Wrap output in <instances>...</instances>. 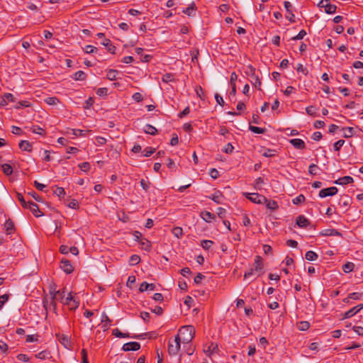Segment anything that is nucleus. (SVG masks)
Returning a JSON list of instances; mask_svg holds the SVG:
<instances>
[{
    "label": "nucleus",
    "instance_id": "nucleus-37",
    "mask_svg": "<svg viewBox=\"0 0 363 363\" xmlns=\"http://www.w3.org/2000/svg\"><path fill=\"white\" fill-rule=\"evenodd\" d=\"M162 80L164 83H169L174 81V76L172 73H167L162 76Z\"/></svg>",
    "mask_w": 363,
    "mask_h": 363
},
{
    "label": "nucleus",
    "instance_id": "nucleus-56",
    "mask_svg": "<svg viewBox=\"0 0 363 363\" xmlns=\"http://www.w3.org/2000/svg\"><path fill=\"white\" fill-rule=\"evenodd\" d=\"M96 94L99 96H105L108 94V89L106 87L99 88L96 91Z\"/></svg>",
    "mask_w": 363,
    "mask_h": 363
},
{
    "label": "nucleus",
    "instance_id": "nucleus-17",
    "mask_svg": "<svg viewBox=\"0 0 363 363\" xmlns=\"http://www.w3.org/2000/svg\"><path fill=\"white\" fill-rule=\"evenodd\" d=\"M5 230L7 235H11L15 231V226L11 219L9 218L5 223Z\"/></svg>",
    "mask_w": 363,
    "mask_h": 363
},
{
    "label": "nucleus",
    "instance_id": "nucleus-16",
    "mask_svg": "<svg viewBox=\"0 0 363 363\" xmlns=\"http://www.w3.org/2000/svg\"><path fill=\"white\" fill-rule=\"evenodd\" d=\"M320 235L323 236H342V233L337 231L336 229H325L320 233Z\"/></svg>",
    "mask_w": 363,
    "mask_h": 363
},
{
    "label": "nucleus",
    "instance_id": "nucleus-35",
    "mask_svg": "<svg viewBox=\"0 0 363 363\" xmlns=\"http://www.w3.org/2000/svg\"><path fill=\"white\" fill-rule=\"evenodd\" d=\"M57 287L55 283H52L50 284V294L51 296V299L57 298Z\"/></svg>",
    "mask_w": 363,
    "mask_h": 363
},
{
    "label": "nucleus",
    "instance_id": "nucleus-51",
    "mask_svg": "<svg viewBox=\"0 0 363 363\" xmlns=\"http://www.w3.org/2000/svg\"><path fill=\"white\" fill-rule=\"evenodd\" d=\"M344 140H339L336 143H334L333 148L335 151H339L340 148L343 146L345 144Z\"/></svg>",
    "mask_w": 363,
    "mask_h": 363
},
{
    "label": "nucleus",
    "instance_id": "nucleus-39",
    "mask_svg": "<svg viewBox=\"0 0 363 363\" xmlns=\"http://www.w3.org/2000/svg\"><path fill=\"white\" fill-rule=\"evenodd\" d=\"M213 242L210 240H203L201 242V247L206 250H209L213 246Z\"/></svg>",
    "mask_w": 363,
    "mask_h": 363
},
{
    "label": "nucleus",
    "instance_id": "nucleus-63",
    "mask_svg": "<svg viewBox=\"0 0 363 363\" xmlns=\"http://www.w3.org/2000/svg\"><path fill=\"white\" fill-rule=\"evenodd\" d=\"M196 92L197 96L201 99L204 100V92L201 86L196 87Z\"/></svg>",
    "mask_w": 363,
    "mask_h": 363
},
{
    "label": "nucleus",
    "instance_id": "nucleus-57",
    "mask_svg": "<svg viewBox=\"0 0 363 363\" xmlns=\"http://www.w3.org/2000/svg\"><path fill=\"white\" fill-rule=\"evenodd\" d=\"M155 152V149L153 148V147H146L143 152V155L145 157H150V155H152V154H153L154 152Z\"/></svg>",
    "mask_w": 363,
    "mask_h": 363
},
{
    "label": "nucleus",
    "instance_id": "nucleus-54",
    "mask_svg": "<svg viewBox=\"0 0 363 363\" xmlns=\"http://www.w3.org/2000/svg\"><path fill=\"white\" fill-rule=\"evenodd\" d=\"M136 278L135 276H129L126 282V286L129 288H132L133 285L135 283Z\"/></svg>",
    "mask_w": 363,
    "mask_h": 363
},
{
    "label": "nucleus",
    "instance_id": "nucleus-26",
    "mask_svg": "<svg viewBox=\"0 0 363 363\" xmlns=\"http://www.w3.org/2000/svg\"><path fill=\"white\" fill-rule=\"evenodd\" d=\"M354 269V264L353 262H347L342 266V270L345 273H350Z\"/></svg>",
    "mask_w": 363,
    "mask_h": 363
},
{
    "label": "nucleus",
    "instance_id": "nucleus-34",
    "mask_svg": "<svg viewBox=\"0 0 363 363\" xmlns=\"http://www.w3.org/2000/svg\"><path fill=\"white\" fill-rule=\"evenodd\" d=\"M310 327V323L308 321H300L297 323V328L299 330H307Z\"/></svg>",
    "mask_w": 363,
    "mask_h": 363
},
{
    "label": "nucleus",
    "instance_id": "nucleus-33",
    "mask_svg": "<svg viewBox=\"0 0 363 363\" xmlns=\"http://www.w3.org/2000/svg\"><path fill=\"white\" fill-rule=\"evenodd\" d=\"M113 335H115L117 337L120 338H125V337H130V335L128 333H122L119 329L115 328L113 330L112 332Z\"/></svg>",
    "mask_w": 363,
    "mask_h": 363
},
{
    "label": "nucleus",
    "instance_id": "nucleus-32",
    "mask_svg": "<svg viewBox=\"0 0 363 363\" xmlns=\"http://www.w3.org/2000/svg\"><path fill=\"white\" fill-rule=\"evenodd\" d=\"M86 77V74L83 71L79 70L74 73L73 79L77 81H78V80L83 81V80H85Z\"/></svg>",
    "mask_w": 363,
    "mask_h": 363
},
{
    "label": "nucleus",
    "instance_id": "nucleus-9",
    "mask_svg": "<svg viewBox=\"0 0 363 363\" xmlns=\"http://www.w3.org/2000/svg\"><path fill=\"white\" fill-rule=\"evenodd\" d=\"M140 345L138 342H130L123 345L122 350L125 352L137 351L140 350Z\"/></svg>",
    "mask_w": 363,
    "mask_h": 363
},
{
    "label": "nucleus",
    "instance_id": "nucleus-20",
    "mask_svg": "<svg viewBox=\"0 0 363 363\" xmlns=\"http://www.w3.org/2000/svg\"><path fill=\"white\" fill-rule=\"evenodd\" d=\"M223 194L220 191H216L212 196H208V198L213 200L216 203H221L223 199Z\"/></svg>",
    "mask_w": 363,
    "mask_h": 363
},
{
    "label": "nucleus",
    "instance_id": "nucleus-47",
    "mask_svg": "<svg viewBox=\"0 0 363 363\" xmlns=\"http://www.w3.org/2000/svg\"><path fill=\"white\" fill-rule=\"evenodd\" d=\"M276 150L272 149H266L262 153V155L265 157H272L276 155Z\"/></svg>",
    "mask_w": 363,
    "mask_h": 363
},
{
    "label": "nucleus",
    "instance_id": "nucleus-5",
    "mask_svg": "<svg viewBox=\"0 0 363 363\" xmlns=\"http://www.w3.org/2000/svg\"><path fill=\"white\" fill-rule=\"evenodd\" d=\"M249 68L252 70V73L250 74L251 83L255 86V87L261 90L262 82L259 77L255 74V68L252 66H250Z\"/></svg>",
    "mask_w": 363,
    "mask_h": 363
},
{
    "label": "nucleus",
    "instance_id": "nucleus-21",
    "mask_svg": "<svg viewBox=\"0 0 363 363\" xmlns=\"http://www.w3.org/2000/svg\"><path fill=\"white\" fill-rule=\"evenodd\" d=\"M266 204V206L268 209L272 211H276L279 208V205L277 202L274 200H268L267 199V201L264 202Z\"/></svg>",
    "mask_w": 363,
    "mask_h": 363
},
{
    "label": "nucleus",
    "instance_id": "nucleus-41",
    "mask_svg": "<svg viewBox=\"0 0 363 363\" xmlns=\"http://www.w3.org/2000/svg\"><path fill=\"white\" fill-rule=\"evenodd\" d=\"M305 200V196L303 194H300L292 200V203L295 205H299L303 203Z\"/></svg>",
    "mask_w": 363,
    "mask_h": 363
},
{
    "label": "nucleus",
    "instance_id": "nucleus-6",
    "mask_svg": "<svg viewBox=\"0 0 363 363\" xmlns=\"http://www.w3.org/2000/svg\"><path fill=\"white\" fill-rule=\"evenodd\" d=\"M284 8L287 12V14L286 15V18L290 21L291 23L295 22V16L293 13L292 8L293 6L289 1H284Z\"/></svg>",
    "mask_w": 363,
    "mask_h": 363
},
{
    "label": "nucleus",
    "instance_id": "nucleus-31",
    "mask_svg": "<svg viewBox=\"0 0 363 363\" xmlns=\"http://www.w3.org/2000/svg\"><path fill=\"white\" fill-rule=\"evenodd\" d=\"M2 171L6 176H10L13 174V168L9 164H4L1 165Z\"/></svg>",
    "mask_w": 363,
    "mask_h": 363
},
{
    "label": "nucleus",
    "instance_id": "nucleus-49",
    "mask_svg": "<svg viewBox=\"0 0 363 363\" xmlns=\"http://www.w3.org/2000/svg\"><path fill=\"white\" fill-rule=\"evenodd\" d=\"M84 50L87 54H91V53L96 52L97 50V48L93 45H88L85 46V48H84Z\"/></svg>",
    "mask_w": 363,
    "mask_h": 363
},
{
    "label": "nucleus",
    "instance_id": "nucleus-44",
    "mask_svg": "<svg viewBox=\"0 0 363 363\" xmlns=\"http://www.w3.org/2000/svg\"><path fill=\"white\" fill-rule=\"evenodd\" d=\"M54 194L60 198L63 197L65 195V189L62 187L56 186L54 190Z\"/></svg>",
    "mask_w": 363,
    "mask_h": 363
},
{
    "label": "nucleus",
    "instance_id": "nucleus-15",
    "mask_svg": "<svg viewBox=\"0 0 363 363\" xmlns=\"http://www.w3.org/2000/svg\"><path fill=\"white\" fill-rule=\"evenodd\" d=\"M353 182H354V179L352 177L345 176L343 177H340V178L337 179V180L335 181L334 183L335 184H338V185H346L348 184H352V183H353Z\"/></svg>",
    "mask_w": 363,
    "mask_h": 363
},
{
    "label": "nucleus",
    "instance_id": "nucleus-8",
    "mask_svg": "<svg viewBox=\"0 0 363 363\" xmlns=\"http://www.w3.org/2000/svg\"><path fill=\"white\" fill-rule=\"evenodd\" d=\"M363 308V304L360 303L357 306L352 308L349 311H346L343 315V318H350L357 314L359 311H360Z\"/></svg>",
    "mask_w": 363,
    "mask_h": 363
},
{
    "label": "nucleus",
    "instance_id": "nucleus-58",
    "mask_svg": "<svg viewBox=\"0 0 363 363\" xmlns=\"http://www.w3.org/2000/svg\"><path fill=\"white\" fill-rule=\"evenodd\" d=\"M74 300H76L75 297L72 295L71 293H69L67 296V297L65 298V301H62L64 304L68 306L71 305V302L74 301Z\"/></svg>",
    "mask_w": 363,
    "mask_h": 363
},
{
    "label": "nucleus",
    "instance_id": "nucleus-25",
    "mask_svg": "<svg viewBox=\"0 0 363 363\" xmlns=\"http://www.w3.org/2000/svg\"><path fill=\"white\" fill-rule=\"evenodd\" d=\"M201 216L206 222H211V220L216 218V216L209 211L202 212Z\"/></svg>",
    "mask_w": 363,
    "mask_h": 363
},
{
    "label": "nucleus",
    "instance_id": "nucleus-55",
    "mask_svg": "<svg viewBox=\"0 0 363 363\" xmlns=\"http://www.w3.org/2000/svg\"><path fill=\"white\" fill-rule=\"evenodd\" d=\"M306 111L307 114L312 116H316L315 108L313 106L306 107Z\"/></svg>",
    "mask_w": 363,
    "mask_h": 363
},
{
    "label": "nucleus",
    "instance_id": "nucleus-13",
    "mask_svg": "<svg viewBox=\"0 0 363 363\" xmlns=\"http://www.w3.org/2000/svg\"><path fill=\"white\" fill-rule=\"evenodd\" d=\"M28 208L30 210V211L33 213V214L35 217H39L43 216V214L40 212L38 206L33 202V201H28Z\"/></svg>",
    "mask_w": 363,
    "mask_h": 363
},
{
    "label": "nucleus",
    "instance_id": "nucleus-27",
    "mask_svg": "<svg viewBox=\"0 0 363 363\" xmlns=\"http://www.w3.org/2000/svg\"><path fill=\"white\" fill-rule=\"evenodd\" d=\"M118 71L116 69H108L107 71L106 77L111 81L116 80L117 79Z\"/></svg>",
    "mask_w": 363,
    "mask_h": 363
},
{
    "label": "nucleus",
    "instance_id": "nucleus-36",
    "mask_svg": "<svg viewBox=\"0 0 363 363\" xmlns=\"http://www.w3.org/2000/svg\"><path fill=\"white\" fill-rule=\"evenodd\" d=\"M351 203L350 199L348 196L345 197V199H340V204L344 208L345 211H347Z\"/></svg>",
    "mask_w": 363,
    "mask_h": 363
},
{
    "label": "nucleus",
    "instance_id": "nucleus-22",
    "mask_svg": "<svg viewBox=\"0 0 363 363\" xmlns=\"http://www.w3.org/2000/svg\"><path fill=\"white\" fill-rule=\"evenodd\" d=\"M321 7L325 8V11L329 14L335 13L337 9V6L335 5L331 4L330 3H327L325 5H323Z\"/></svg>",
    "mask_w": 363,
    "mask_h": 363
},
{
    "label": "nucleus",
    "instance_id": "nucleus-11",
    "mask_svg": "<svg viewBox=\"0 0 363 363\" xmlns=\"http://www.w3.org/2000/svg\"><path fill=\"white\" fill-rule=\"evenodd\" d=\"M56 337L58 341L65 346V347L68 348L71 346L70 337L65 334H57Z\"/></svg>",
    "mask_w": 363,
    "mask_h": 363
},
{
    "label": "nucleus",
    "instance_id": "nucleus-64",
    "mask_svg": "<svg viewBox=\"0 0 363 363\" xmlns=\"http://www.w3.org/2000/svg\"><path fill=\"white\" fill-rule=\"evenodd\" d=\"M215 99L219 105H220L221 106H224V104H225L224 100H223V97L219 94L216 93L215 94Z\"/></svg>",
    "mask_w": 363,
    "mask_h": 363
},
{
    "label": "nucleus",
    "instance_id": "nucleus-19",
    "mask_svg": "<svg viewBox=\"0 0 363 363\" xmlns=\"http://www.w3.org/2000/svg\"><path fill=\"white\" fill-rule=\"evenodd\" d=\"M101 44L106 47L108 51L112 54H114L116 52V47L112 45L111 41L109 39L105 38Z\"/></svg>",
    "mask_w": 363,
    "mask_h": 363
},
{
    "label": "nucleus",
    "instance_id": "nucleus-18",
    "mask_svg": "<svg viewBox=\"0 0 363 363\" xmlns=\"http://www.w3.org/2000/svg\"><path fill=\"white\" fill-rule=\"evenodd\" d=\"M19 148L21 150L30 152L32 151V144L28 140H21L19 143Z\"/></svg>",
    "mask_w": 363,
    "mask_h": 363
},
{
    "label": "nucleus",
    "instance_id": "nucleus-61",
    "mask_svg": "<svg viewBox=\"0 0 363 363\" xmlns=\"http://www.w3.org/2000/svg\"><path fill=\"white\" fill-rule=\"evenodd\" d=\"M9 298V294H4V295L0 296V310L2 308L4 304L6 301H8Z\"/></svg>",
    "mask_w": 363,
    "mask_h": 363
},
{
    "label": "nucleus",
    "instance_id": "nucleus-12",
    "mask_svg": "<svg viewBox=\"0 0 363 363\" xmlns=\"http://www.w3.org/2000/svg\"><path fill=\"white\" fill-rule=\"evenodd\" d=\"M289 143L298 150H304L306 148V144L304 141L299 138H294L289 140Z\"/></svg>",
    "mask_w": 363,
    "mask_h": 363
},
{
    "label": "nucleus",
    "instance_id": "nucleus-1",
    "mask_svg": "<svg viewBox=\"0 0 363 363\" xmlns=\"http://www.w3.org/2000/svg\"><path fill=\"white\" fill-rule=\"evenodd\" d=\"M179 335L182 336L184 343L190 342L195 335V329L192 325H185L179 329Z\"/></svg>",
    "mask_w": 363,
    "mask_h": 363
},
{
    "label": "nucleus",
    "instance_id": "nucleus-2",
    "mask_svg": "<svg viewBox=\"0 0 363 363\" xmlns=\"http://www.w3.org/2000/svg\"><path fill=\"white\" fill-rule=\"evenodd\" d=\"M243 195L255 203L263 204L267 201V197L258 193H244Z\"/></svg>",
    "mask_w": 363,
    "mask_h": 363
},
{
    "label": "nucleus",
    "instance_id": "nucleus-62",
    "mask_svg": "<svg viewBox=\"0 0 363 363\" xmlns=\"http://www.w3.org/2000/svg\"><path fill=\"white\" fill-rule=\"evenodd\" d=\"M72 135L74 136H82L84 135V130L80 129H71L70 130Z\"/></svg>",
    "mask_w": 363,
    "mask_h": 363
},
{
    "label": "nucleus",
    "instance_id": "nucleus-43",
    "mask_svg": "<svg viewBox=\"0 0 363 363\" xmlns=\"http://www.w3.org/2000/svg\"><path fill=\"white\" fill-rule=\"evenodd\" d=\"M318 169H320V168L316 164H311L308 167V173L311 175H316Z\"/></svg>",
    "mask_w": 363,
    "mask_h": 363
},
{
    "label": "nucleus",
    "instance_id": "nucleus-3",
    "mask_svg": "<svg viewBox=\"0 0 363 363\" xmlns=\"http://www.w3.org/2000/svg\"><path fill=\"white\" fill-rule=\"evenodd\" d=\"M180 342H181V338L179 337V335H177L175 336L174 343L169 341L168 353L169 355L174 356V355L177 354V353L180 349Z\"/></svg>",
    "mask_w": 363,
    "mask_h": 363
},
{
    "label": "nucleus",
    "instance_id": "nucleus-24",
    "mask_svg": "<svg viewBox=\"0 0 363 363\" xmlns=\"http://www.w3.org/2000/svg\"><path fill=\"white\" fill-rule=\"evenodd\" d=\"M144 131L145 133H147V134H150L152 135H155L157 133V128L150 124L145 125V126L144 127Z\"/></svg>",
    "mask_w": 363,
    "mask_h": 363
},
{
    "label": "nucleus",
    "instance_id": "nucleus-29",
    "mask_svg": "<svg viewBox=\"0 0 363 363\" xmlns=\"http://www.w3.org/2000/svg\"><path fill=\"white\" fill-rule=\"evenodd\" d=\"M35 357L40 359H46L50 357V352L48 350H43L35 354Z\"/></svg>",
    "mask_w": 363,
    "mask_h": 363
},
{
    "label": "nucleus",
    "instance_id": "nucleus-42",
    "mask_svg": "<svg viewBox=\"0 0 363 363\" xmlns=\"http://www.w3.org/2000/svg\"><path fill=\"white\" fill-rule=\"evenodd\" d=\"M172 233L175 237L179 238L183 235V229L181 227H174L172 229Z\"/></svg>",
    "mask_w": 363,
    "mask_h": 363
},
{
    "label": "nucleus",
    "instance_id": "nucleus-28",
    "mask_svg": "<svg viewBox=\"0 0 363 363\" xmlns=\"http://www.w3.org/2000/svg\"><path fill=\"white\" fill-rule=\"evenodd\" d=\"M305 257L308 261H314L318 259V256L315 252L309 250L306 252Z\"/></svg>",
    "mask_w": 363,
    "mask_h": 363
},
{
    "label": "nucleus",
    "instance_id": "nucleus-40",
    "mask_svg": "<svg viewBox=\"0 0 363 363\" xmlns=\"http://www.w3.org/2000/svg\"><path fill=\"white\" fill-rule=\"evenodd\" d=\"M140 261V257L138 255H133L129 259V264L130 265H136L138 264Z\"/></svg>",
    "mask_w": 363,
    "mask_h": 363
},
{
    "label": "nucleus",
    "instance_id": "nucleus-53",
    "mask_svg": "<svg viewBox=\"0 0 363 363\" xmlns=\"http://www.w3.org/2000/svg\"><path fill=\"white\" fill-rule=\"evenodd\" d=\"M78 166L84 172H87L90 169V164L88 162L80 163Z\"/></svg>",
    "mask_w": 363,
    "mask_h": 363
},
{
    "label": "nucleus",
    "instance_id": "nucleus-45",
    "mask_svg": "<svg viewBox=\"0 0 363 363\" xmlns=\"http://www.w3.org/2000/svg\"><path fill=\"white\" fill-rule=\"evenodd\" d=\"M32 132L34 133H36V134H39L40 135H45V131L44 129H43L42 128H40V126L38 125H34L33 128H32Z\"/></svg>",
    "mask_w": 363,
    "mask_h": 363
},
{
    "label": "nucleus",
    "instance_id": "nucleus-52",
    "mask_svg": "<svg viewBox=\"0 0 363 363\" xmlns=\"http://www.w3.org/2000/svg\"><path fill=\"white\" fill-rule=\"evenodd\" d=\"M306 35V31L305 30H301L299 31V33L294 37L291 38L293 40H301L303 39Z\"/></svg>",
    "mask_w": 363,
    "mask_h": 363
},
{
    "label": "nucleus",
    "instance_id": "nucleus-46",
    "mask_svg": "<svg viewBox=\"0 0 363 363\" xmlns=\"http://www.w3.org/2000/svg\"><path fill=\"white\" fill-rule=\"evenodd\" d=\"M45 101L49 105H56L60 102V100L57 97L52 96L45 99Z\"/></svg>",
    "mask_w": 363,
    "mask_h": 363
},
{
    "label": "nucleus",
    "instance_id": "nucleus-50",
    "mask_svg": "<svg viewBox=\"0 0 363 363\" xmlns=\"http://www.w3.org/2000/svg\"><path fill=\"white\" fill-rule=\"evenodd\" d=\"M65 291H66L65 288H63V289H62L60 290H57V298L56 299H58L60 301H63V299H64V297H65Z\"/></svg>",
    "mask_w": 363,
    "mask_h": 363
},
{
    "label": "nucleus",
    "instance_id": "nucleus-4",
    "mask_svg": "<svg viewBox=\"0 0 363 363\" xmlns=\"http://www.w3.org/2000/svg\"><path fill=\"white\" fill-rule=\"evenodd\" d=\"M338 189L335 186L323 189L319 191L318 196L320 198H325L327 196H333L337 194Z\"/></svg>",
    "mask_w": 363,
    "mask_h": 363
},
{
    "label": "nucleus",
    "instance_id": "nucleus-60",
    "mask_svg": "<svg viewBox=\"0 0 363 363\" xmlns=\"http://www.w3.org/2000/svg\"><path fill=\"white\" fill-rule=\"evenodd\" d=\"M362 294L358 292H353L349 294V298L353 300H360L362 298Z\"/></svg>",
    "mask_w": 363,
    "mask_h": 363
},
{
    "label": "nucleus",
    "instance_id": "nucleus-48",
    "mask_svg": "<svg viewBox=\"0 0 363 363\" xmlns=\"http://www.w3.org/2000/svg\"><path fill=\"white\" fill-rule=\"evenodd\" d=\"M18 200L20 201L21 204L24 208H28V202L27 203L23 195L21 193H17L16 194Z\"/></svg>",
    "mask_w": 363,
    "mask_h": 363
},
{
    "label": "nucleus",
    "instance_id": "nucleus-38",
    "mask_svg": "<svg viewBox=\"0 0 363 363\" xmlns=\"http://www.w3.org/2000/svg\"><path fill=\"white\" fill-rule=\"evenodd\" d=\"M249 130H251L252 132H253L255 133H257V134H263L266 131L265 128L253 126L251 125H250V126H249Z\"/></svg>",
    "mask_w": 363,
    "mask_h": 363
},
{
    "label": "nucleus",
    "instance_id": "nucleus-14",
    "mask_svg": "<svg viewBox=\"0 0 363 363\" xmlns=\"http://www.w3.org/2000/svg\"><path fill=\"white\" fill-rule=\"evenodd\" d=\"M296 224L300 228H306L311 223L304 216L301 215L296 218Z\"/></svg>",
    "mask_w": 363,
    "mask_h": 363
},
{
    "label": "nucleus",
    "instance_id": "nucleus-30",
    "mask_svg": "<svg viewBox=\"0 0 363 363\" xmlns=\"http://www.w3.org/2000/svg\"><path fill=\"white\" fill-rule=\"evenodd\" d=\"M342 130L345 131L343 134L344 138H351L354 134V128L352 127L342 128Z\"/></svg>",
    "mask_w": 363,
    "mask_h": 363
},
{
    "label": "nucleus",
    "instance_id": "nucleus-23",
    "mask_svg": "<svg viewBox=\"0 0 363 363\" xmlns=\"http://www.w3.org/2000/svg\"><path fill=\"white\" fill-rule=\"evenodd\" d=\"M196 6L194 2H192L187 8L182 10V12L189 16H192V12L196 10Z\"/></svg>",
    "mask_w": 363,
    "mask_h": 363
},
{
    "label": "nucleus",
    "instance_id": "nucleus-7",
    "mask_svg": "<svg viewBox=\"0 0 363 363\" xmlns=\"http://www.w3.org/2000/svg\"><path fill=\"white\" fill-rule=\"evenodd\" d=\"M60 268L67 274H71L74 270L71 262L64 258L61 260Z\"/></svg>",
    "mask_w": 363,
    "mask_h": 363
},
{
    "label": "nucleus",
    "instance_id": "nucleus-10",
    "mask_svg": "<svg viewBox=\"0 0 363 363\" xmlns=\"http://www.w3.org/2000/svg\"><path fill=\"white\" fill-rule=\"evenodd\" d=\"M253 268L255 271L258 273H262V270L264 268L262 258L259 255L255 256V262L253 264Z\"/></svg>",
    "mask_w": 363,
    "mask_h": 363
},
{
    "label": "nucleus",
    "instance_id": "nucleus-59",
    "mask_svg": "<svg viewBox=\"0 0 363 363\" xmlns=\"http://www.w3.org/2000/svg\"><path fill=\"white\" fill-rule=\"evenodd\" d=\"M296 70L298 72H302L305 75H307L308 73L307 68L303 67L302 64H298Z\"/></svg>",
    "mask_w": 363,
    "mask_h": 363
}]
</instances>
